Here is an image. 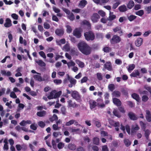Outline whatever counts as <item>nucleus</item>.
Segmentation results:
<instances>
[{"label": "nucleus", "mask_w": 151, "mask_h": 151, "mask_svg": "<svg viewBox=\"0 0 151 151\" xmlns=\"http://www.w3.org/2000/svg\"><path fill=\"white\" fill-rule=\"evenodd\" d=\"M53 82L56 85H59L62 83V81L60 79H55L53 80Z\"/></svg>", "instance_id": "obj_47"}, {"label": "nucleus", "mask_w": 151, "mask_h": 151, "mask_svg": "<svg viewBox=\"0 0 151 151\" xmlns=\"http://www.w3.org/2000/svg\"><path fill=\"white\" fill-rule=\"evenodd\" d=\"M61 93V91H60L57 92L55 90H53L50 93V95L47 96V98L49 99H56L60 96Z\"/></svg>", "instance_id": "obj_2"}, {"label": "nucleus", "mask_w": 151, "mask_h": 151, "mask_svg": "<svg viewBox=\"0 0 151 151\" xmlns=\"http://www.w3.org/2000/svg\"><path fill=\"white\" fill-rule=\"evenodd\" d=\"M38 124L41 127H43L45 125V123L42 121L39 122H38Z\"/></svg>", "instance_id": "obj_63"}, {"label": "nucleus", "mask_w": 151, "mask_h": 151, "mask_svg": "<svg viewBox=\"0 0 151 151\" xmlns=\"http://www.w3.org/2000/svg\"><path fill=\"white\" fill-rule=\"evenodd\" d=\"M121 93L119 91H114L112 93L113 97H119L120 96Z\"/></svg>", "instance_id": "obj_29"}, {"label": "nucleus", "mask_w": 151, "mask_h": 151, "mask_svg": "<svg viewBox=\"0 0 151 151\" xmlns=\"http://www.w3.org/2000/svg\"><path fill=\"white\" fill-rule=\"evenodd\" d=\"M108 88L111 91H113L115 89V85L114 84H111L109 85Z\"/></svg>", "instance_id": "obj_41"}, {"label": "nucleus", "mask_w": 151, "mask_h": 151, "mask_svg": "<svg viewBox=\"0 0 151 151\" xmlns=\"http://www.w3.org/2000/svg\"><path fill=\"white\" fill-rule=\"evenodd\" d=\"M44 27L45 29H48L50 27V25L49 24L45 22L44 24Z\"/></svg>", "instance_id": "obj_64"}, {"label": "nucleus", "mask_w": 151, "mask_h": 151, "mask_svg": "<svg viewBox=\"0 0 151 151\" xmlns=\"http://www.w3.org/2000/svg\"><path fill=\"white\" fill-rule=\"evenodd\" d=\"M135 65L134 64H131L129 65L128 68V70L130 73L132 70H133L135 68Z\"/></svg>", "instance_id": "obj_34"}, {"label": "nucleus", "mask_w": 151, "mask_h": 151, "mask_svg": "<svg viewBox=\"0 0 151 151\" xmlns=\"http://www.w3.org/2000/svg\"><path fill=\"white\" fill-rule=\"evenodd\" d=\"M129 118L132 120H136L137 119V118L135 115L132 113H129Z\"/></svg>", "instance_id": "obj_27"}, {"label": "nucleus", "mask_w": 151, "mask_h": 151, "mask_svg": "<svg viewBox=\"0 0 151 151\" xmlns=\"http://www.w3.org/2000/svg\"><path fill=\"white\" fill-rule=\"evenodd\" d=\"M121 38L119 36L114 35L113 36L111 41V42L116 43L119 42L121 41Z\"/></svg>", "instance_id": "obj_8"}, {"label": "nucleus", "mask_w": 151, "mask_h": 151, "mask_svg": "<svg viewBox=\"0 0 151 151\" xmlns=\"http://www.w3.org/2000/svg\"><path fill=\"white\" fill-rule=\"evenodd\" d=\"M144 14V12L142 10H140L137 11L136 13V14L139 16H142Z\"/></svg>", "instance_id": "obj_54"}, {"label": "nucleus", "mask_w": 151, "mask_h": 151, "mask_svg": "<svg viewBox=\"0 0 151 151\" xmlns=\"http://www.w3.org/2000/svg\"><path fill=\"white\" fill-rule=\"evenodd\" d=\"M11 17L14 20H17L18 19L19 16L18 15L15 14H12L11 15Z\"/></svg>", "instance_id": "obj_45"}, {"label": "nucleus", "mask_w": 151, "mask_h": 151, "mask_svg": "<svg viewBox=\"0 0 151 151\" xmlns=\"http://www.w3.org/2000/svg\"><path fill=\"white\" fill-rule=\"evenodd\" d=\"M113 103L117 106H119L121 105V102L119 99L114 98L113 99Z\"/></svg>", "instance_id": "obj_20"}, {"label": "nucleus", "mask_w": 151, "mask_h": 151, "mask_svg": "<svg viewBox=\"0 0 151 151\" xmlns=\"http://www.w3.org/2000/svg\"><path fill=\"white\" fill-rule=\"evenodd\" d=\"M124 143L125 145L127 147L129 146L131 144V142L127 139H124Z\"/></svg>", "instance_id": "obj_38"}, {"label": "nucleus", "mask_w": 151, "mask_h": 151, "mask_svg": "<svg viewBox=\"0 0 151 151\" xmlns=\"http://www.w3.org/2000/svg\"><path fill=\"white\" fill-rule=\"evenodd\" d=\"M93 121L97 127H100L101 126V123L99 121L94 120Z\"/></svg>", "instance_id": "obj_46"}, {"label": "nucleus", "mask_w": 151, "mask_h": 151, "mask_svg": "<svg viewBox=\"0 0 151 151\" xmlns=\"http://www.w3.org/2000/svg\"><path fill=\"white\" fill-rule=\"evenodd\" d=\"M88 78L87 77L85 76L83 77L81 80V83H83L86 82L88 80Z\"/></svg>", "instance_id": "obj_56"}, {"label": "nucleus", "mask_w": 151, "mask_h": 151, "mask_svg": "<svg viewBox=\"0 0 151 151\" xmlns=\"http://www.w3.org/2000/svg\"><path fill=\"white\" fill-rule=\"evenodd\" d=\"M73 119H72L67 122L65 124L66 126H69L73 124Z\"/></svg>", "instance_id": "obj_50"}, {"label": "nucleus", "mask_w": 151, "mask_h": 151, "mask_svg": "<svg viewBox=\"0 0 151 151\" xmlns=\"http://www.w3.org/2000/svg\"><path fill=\"white\" fill-rule=\"evenodd\" d=\"M1 73L3 75L7 76H11V73L9 71H6L5 70H2L1 71Z\"/></svg>", "instance_id": "obj_26"}, {"label": "nucleus", "mask_w": 151, "mask_h": 151, "mask_svg": "<svg viewBox=\"0 0 151 151\" xmlns=\"http://www.w3.org/2000/svg\"><path fill=\"white\" fill-rule=\"evenodd\" d=\"M104 68L108 70H111L112 69V67L111 63L109 62L106 63L104 65Z\"/></svg>", "instance_id": "obj_25"}, {"label": "nucleus", "mask_w": 151, "mask_h": 151, "mask_svg": "<svg viewBox=\"0 0 151 151\" xmlns=\"http://www.w3.org/2000/svg\"><path fill=\"white\" fill-rule=\"evenodd\" d=\"M98 13L102 17H104L106 15L104 11L102 10H99L98 12Z\"/></svg>", "instance_id": "obj_52"}, {"label": "nucleus", "mask_w": 151, "mask_h": 151, "mask_svg": "<svg viewBox=\"0 0 151 151\" xmlns=\"http://www.w3.org/2000/svg\"><path fill=\"white\" fill-rule=\"evenodd\" d=\"M67 76L68 77V81L70 82V83L68 85V86L70 88H71L75 85L76 81L72 77L70 76L68 74L67 75Z\"/></svg>", "instance_id": "obj_6"}, {"label": "nucleus", "mask_w": 151, "mask_h": 151, "mask_svg": "<svg viewBox=\"0 0 151 151\" xmlns=\"http://www.w3.org/2000/svg\"><path fill=\"white\" fill-rule=\"evenodd\" d=\"M63 49L66 51H68L70 50L69 44H66L63 47Z\"/></svg>", "instance_id": "obj_35"}, {"label": "nucleus", "mask_w": 151, "mask_h": 151, "mask_svg": "<svg viewBox=\"0 0 151 151\" xmlns=\"http://www.w3.org/2000/svg\"><path fill=\"white\" fill-rule=\"evenodd\" d=\"M71 96L77 101L80 102L81 101V98L79 93L76 91H74L72 92Z\"/></svg>", "instance_id": "obj_5"}, {"label": "nucleus", "mask_w": 151, "mask_h": 151, "mask_svg": "<svg viewBox=\"0 0 151 151\" xmlns=\"http://www.w3.org/2000/svg\"><path fill=\"white\" fill-rule=\"evenodd\" d=\"M119 10L121 12H124L127 10L126 6L124 5H122L119 8Z\"/></svg>", "instance_id": "obj_30"}, {"label": "nucleus", "mask_w": 151, "mask_h": 151, "mask_svg": "<svg viewBox=\"0 0 151 151\" xmlns=\"http://www.w3.org/2000/svg\"><path fill=\"white\" fill-rule=\"evenodd\" d=\"M150 133V132L149 130L147 129L145 131V135L147 138Z\"/></svg>", "instance_id": "obj_60"}, {"label": "nucleus", "mask_w": 151, "mask_h": 151, "mask_svg": "<svg viewBox=\"0 0 151 151\" xmlns=\"http://www.w3.org/2000/svg\"><path fill=\"white\" fill-rule=\"evenodd\" d=\"M100 18L99 16L97 13H94L91 17V20L93 23H96Z\"/></svg>", "instance_id": "obj_9"}, {"label": "nucleus", "mask_w": 151, "mask_h": 151, "mask_svg": "<svg viewBox=\"0 0 151 151\" xmlns=\"http://www.w3.org/2000/svg\"><path fill=\"white\" fill-rule=\"evenodd\" d=\"M116 16L113 14V12H109V16L108 18V20L110 21H112L116 19Z\"/></svg>", "instance_id": "obj_16"}, {"label": "nucleus", "mask_w": 151, "mask_h": 151, "mask_svg": "<svg viewBox=\"0 0 151 151\" xmlns=\"http://www.w3.org/2000/svg\"><path fill=\"white\" fill-rule=\"evenodd\" d=\"M55 33L57 35L61 36L64 33V31L62 29H58L55 30Z\"/></svg>", "instance_id": "obj_22"}, {"label": "nucleus", "mask_w": 151, "mask_h": 151, "mask_svg": "<svg viewBox=\"0 0 151 151\" xmlns=\"http://www.w3.org/2000/svg\"><path fill=\"white\" fill-rule=\"evenodd\" d=\"M68 148L70 150H74L76 148V147L74 144L70 143L68 146Z\"/></svg>", "instance_id": "obj_28"}, {"label": "nucleus", "mask_w": 151, "mask_h": 151, "mask_svg": "<svg viewBox=\"0 0 151 151\" xmlns=\"http://www.w3.org/2000/svg\"><path fill=\"white\" fill-rule=\"evenodd\" d=\"M139 129V127L137 124H135L134 125H132L131 129V133L132 134L136 132Z\"/></svg>", "instance_id": "obj_12"}, {"label": "nucleus", "mask_w": 151, "mask_h": 151, "mask_svg": "<svg viewBox=\"0 0 151 151\" xmlns=\"http://www.w3.org/2000/svg\"><path fill=\"white\" fill-rule=\"evenodd\" d=\"M89 103L90 104V108L91 109L94 108L97 106L96 102L94 100H90Z\"/></svg>", "instance_id": "obj_14"}, {"label": "nucleus", "mask_w": 151, "mask_h": 151, "mask_svg": "<svg viewBox=\"0 0 151 151\" xmlns=\"http://www.w3.org/2000/svg\"><path fill=\"white\" fill-rule=\"evenodd\" d=\"M44 77L43 78H42L40 76V73L37 75H35L33 76L35 80L40 82L47 80L49 78V76L47 75H44Z\"/></svg>", "instance_id": "obj_4"}, {"label": "nucleus", "mask_w": 151, "mask_h": 151, "mask_svg": "<svg viewBox=\"0 0 151 151\" xmlns=\"http://www.w3.org/2000/svg\"><path fill=\"white\" fill-rule=\"evenodd\" d=\"M37 115L40 117H42L44 116L46 114V112L45 111H42L37 112Z\"/></svg>", "instance_id": "obj_33"}, {"label": "nucleus", "mask_w": 151, "mask_h": 151, "mask_svg": "<svg viewBox=\"0 0 151 151\" xmlns=\"http://www.w3.org/2000/svg\"><path fill=\"white\" fill-rule=\"evenodd\" d=\"M36 63H37L39 65L41 66H45V64L42 60H39L36 61Z\"/></svg>", "instance_id": "obj_42"}, {"label": "nucleus", "mask_w": 151, "mask_h": 151, "mask_svg": "<svg viewBox=\"0 0 151 151\" xmlns=\"http://www.w3.org/2000/svg\"><path fill=\"white\" fill-rule=\"evenodd\" d=\"M87 2L86 0H82L80 1L79 4V6L81 8H83L87 4Z\"/></svg>", "instance_id": "obj_21"}, {"label": "nucleus", "mask_w": 151, "mask_h": 151, "mask_svg": "<svg viewBox=\"0 0 151 151\" xmlns=\"http://www.w3.org/2000/svg\"><path fill=\"white\" fill-rule=\"evenodd\" d=\"M32 123V122L30 120H27V121L23 120L21 121L19 123V124L22 126H24L26 125L27 124H30Z\"/></svg>", "instance_id": "obj_19"}, {"label": "nucleus", "mask_w": 151, "mask_h": 151, "mask_svg": "<svg viewBox=\"0 0 151 151\" xmlns=\"http://www.w3.org/2000/svg\"><path fill=\"white\" fill-rule=\"evenodd\" d=\"M10 96L11 97L15 99L17 98V96L14 92L13 91H12L11 92Z\"/></svg>", "instance_id": "obj_57"}, {"label": "nucleus", "mask_w": 151, "mask_h": 151, "mask_svg": "<svg viewBox=\"0 0 151 151\" xmlns=\"http://www.w3.org/2000/svg\"><path fill=\"white\" fill-rule=\"evenodd\" d=\"M143 40L141 38H138L135 42V45L137 47H139L142 44Z\"/></svg>", "instance_id": "obj_15"}, {"label": "nucleus", "mask_w": 151, "mask_h": 151, "mask_svg": "<svg viewBox=\"0 0 151 151\" xmlns=\"http://www.w3.org/2000/svg\"><path fill=\"white\" fill-rule=\"evenodd\" d=\"M82 30L81 28H78L75 29L73 31V34L77 38H80L81 36V32Z\"/></svg>", "instance_id": "obj_7"}, {"label": "nucleus", "mask_w": 151, "mask_h": 151, "mask_svg": "<svg viewBox=\"0 0 151 151\" xmlns=\"http://www.w3.org/2000/svg\"><path fill=\"white\" fill-rule=\"evenodd\" d=\"M76 63L78 65L79 67L81 68H83L84 67L85 65L84 63L78 60H76Z\"/></svg>", "instance_id": "obj_23"}, {"label": "nucleus", "mask_w": 151, "mask_h": 151, "mask_svg": "<svg viewBox=\"0 0 151 151\" xmlns=\"http://www.w3.org/2000/svg\"><path fill=\"white\" fill-rule=\"evenodd\" d=\"M58 117L55 114H54L53 116L50 118V121L51 122H53L54 121H57Z\"/></svg>", "instance_id": "obj_40"}, {"label": "nucleus", "mask_w": 151, "mask_h": 151, "mask_svg": "<svg viewBox=\"0 0 151 151\" xmlns=\"http://www.w3.org/2000/svg\"><path fill=\"white\" fill-rule=\"evenodd\" d=\"M132 97L136 100V101L138 102H140V99L139 96L137 94L134 93L132 95Z\"/></svg>", "instance_id": "obj_24"}, {"label": "nucleus", "mask_w": 151, "mask_h": 151, "mask_svg": "<svg viewBox=\"0 0 151 151\" xmlns=\"http://www.w3.org/2000/svg\"><path fill=\"white\" fill-rule=\"evenodd\" d=\"M113 113L115 116H117V117H120V115L119 114L117 110L115 109H114L113 111Z\"/></svg>", "instance_id": "obj_48"}, {"label": "nucleus", "mask_w": 151, "mask_h": 151, "mask_svg": "<svg viewBox=\"0 0 151 151\" xmlns=\"http://www.w3.org/2000/svg\"><path fill=\"white\" fill-rule=\"evenodd\" d=\"M146 118L148 122H150L151 121V115L150 111L148 110H146Z\"/></svg>", "instance_id": "obj_17"}, {"label": "nucleus", "mask_w": 151, "mask_h": 151, "mask_svg": "<svg viewBox=\"0 0 151 151\" xmlns=\"http://www.w3.org/2000/svg\"><path fill=\"white\" fill-rule=\"evenodd\" d=\"M93 143L96 145H98L99 143V139L97 137H94L93 140Z\"/></svg>", "instance_id": "obj_37"}, {"label": "nucleus", "mask_w": 151, "mask_h": 151, "mask_svg": "<svg viewBox=\"0 0 151 151\" xmlns=\"http://www.w3.org/2000/svg\"><path fill=\"white\" fill-rule=\"evenodd\" d=\"M53 129L55 130H59L60 127H59L58 126V125L56 124H54L52 126Z\"/></svg>", "instance_id": "obj_59"}, {"label": "nucleus", "mask_w": 151, "mask_h": 151, "mask_svg": "<svg viewBox=\"0 0 151 151\" xmlns=\"http://www.w3.org/2000/svg\"><path fill=\"white\" fill-rule=\"evenodd\" d=\"M67 31V32L70 33L72 31V29L71 27L69 25H67L66 26Z\"/></svg>", "instance_id": "obj_62"}, {"label": "nucleus", "mask_w": 151, "mask_h": 151, "mask_svg": "<svg viewBox=\"0 0 151 151\" xmlns=\"http://www.w3.org/2000/svg\"><path fill=\"white\" fill-rule=\"evenodd\" d=\"M39 55L44 59L46 58V56L45 53L42 51H40L39 53Z\"/></svg>", "instance_id": "obj_53"}, {"label": "nucleus", "mask_w": 151, "mask_h": 151, "mask_svg": "<svg viewBox=\"0 0 151 151\" xmlns=\"http://www.w3.org/2000/svg\"><path fill=\"white\" fill-rule=\"evenodd\" d=\"M148 99V96L146 95H144L142 97V100L144 102H146Z\"/></svg>", "instance_id": "obj_58"}, {"label": "nucleus", "mask_w": 151, "mask_h": 151, "mask_svg": "<svg viewBox=\"0 0 151 151\" xmlns=\"http://www.w3.org/2000/svg\"><path fill=\"white\" fill-rule=\"evenodd\" d=\"M80 129L79 128L76 129L74 128H70V132L72 133H76L77 132L79 131Z\"/></svg>", "instance_id": "obj_32"}, {"label": "nucleus", "mask_w": 151, "mask_h": 151, "mask_svg": "<svg viewBox=\"0 0 151 151\" xmlns=\"http://www.w3.org/2000/svg\"><path fill=\"white\" fill-rule=\"evenodd\" d=\"M19 42L21 44H23L24 45H26V42L25 40H23V38L22 36H20L19 38Z\"/></svg>", "instance_id": "obj_36"}, {"label": "nucleus", "mask_w": 151, "mask_h": 151, "mask_svg": "<svg viewBox=\"0 0 151 151\" xmlns=\"http://www.w3.org/2000/svg\"><path fill=\"white\" fill-rule=\"evenodd\" d=\"M97 105L101 108H103L105 106L103 100L101 98L98 99L96 100Z\"/></svg>", "instance_id": "obj_10"}, {"label": "nucleus", "mask_w": 151, "mask_h": 151, "mask_svg": "<svg viewBox=\"0 0 151 151\" xmlns=\"http://www.w3.org/2000/svg\"><path fill=\"white\" fill-rule=\"evenodd\" d=\"M67 102L68 104V107H72L74 108L78 106L77 104H76L75 103L73 102L72 101L70 100H68Z\"/></svg>", "instance_id": "obj_18"}, {"label": "nucleus", "mask_w": 151, "mask_h": 151, "mask_svg": "<svg viewBox=\"0 0 151 151\" xmlns=\"http://www.w3.org/2000/svg\"><path fill=\"white\" fill-rule=\"evenodd\" d=\"M78 47L80 51L86 55H89L91 53V47L84 41L80 42L78 44Z\"/></svg>", "instance_id": "obj_1"}, {"label": "nucleus", "mask_w": 151, "mask_h": 151, "mask_svg": "<svg viewBox=\"0 0 151 151\" xmlns=\"http://www.w3.org/2000/svg\"><path fill=\"white\" fill-rule=\"evenodd\" d=\"M75 63L72 61H71L67 63V65L69 68H70L71 66H73V67L75 66Z\"/></svg>", "instance_id": "obj_39"}, {"label": "nucleus", "mask_w": 151, "mask_h": 151, "mask_svg": "<svg viewBox=\"0 0 151 151\" xmlns=\"http://www.w3.org/2000/svg\"><path fill=\"white\" fill-rule=\"evenodd\" d=\"M53 136L55 137H58L59 135H61V134L60 132H55L53 133Z\"/></svg>", "instance_id": "obj_61"}, {"label": "nucleus", "mask_w": 151, "mask_h": 151, "mask_svg": "<svg viewBox=\"0 0 151 151\" xmlns=\"http://www.w3.org/2000/svg\"><path fill=\"white\" fill-rule=\"evenodd\" d=\"M64 146V144L62 142H60L58 145V147L59 149H62Z\"/></svg>", "instance_id": "obj_51"}, {"label": "nucleus", "mask_w": 151, "mask_h": 151, "mask_svg": "<svg viewBox=\"0 0 151 151\" xmlns=\"http://www.w3.org/2000/svg\"><path fill=\"white\" fill-rule=\"evenodd\" d=\"M30 128L33 130H35L37 128V125L35 124H32L30 126Z\"/></svg>", "instance_id": "obj_55"}, {"label": "nucleus", "mask_w": 151, "mask_h": 151, "mask_svg": "<svg viewBox=\"0 0 151 151\" xmlns=\"http://www.w3.org/2000/svg\"><path fill=\"white\" fill-rule=\"evenodd\" d=\"M97 78L99 80H101L102 79V76L101 73H98L96 74Z\"/></svg>", "instance_id": "obj_49"}, {"label": "nucleus", "mask_w": 151, "mask_h": 151, "mask_svg": "<svg viewBox=\"0 0 151 151\" xmlns=\"http://www.w3.org/2000/svg\"><path fill=\"white\" fill-rule=\"evenodd\" d=\"M134 5V3L131 0L129 1L128 4H127V7L129 9H131Z\"/></svg>", "instance_id": "obj_31"}, {"label": "nucleus", "mask_w": 151, "mask_h": 151, "mask_svg": "<svg viewBox=\"0 0 151 151\" xmlns=\"http://www.w3.org/2000/svg\"><path fill=\"white\" fill-rule=\"evenodd\" d=\"M84 36L85 39L88 41L93 40L95 37L94 34L91 31L85 32Z\"/></svg>", "instance_id": "obj_3"}, {"label": "nucleus", "mask_w": 151, "mask_h": 151, "mask_svg": "<svg viewBox=\"0 0 151 151\" xmlns=\"http://www.w3.org/2000/svg\"><path fill=\"white\" fill-rule=\"evenodd\" d=\"M4 25L5 27L7 28L11 27L12 25L11 19L8 18L6 19Z\"/></svg>", "instance_id": "obj_13"}, {"label": "nucleus", "mask_w": 151, "mask_h": 151, "mask_svg": "<svg viewBox=\"0 0 151 151\" xmlns=\"http://www.w3.org/2000/svg\"><path fill=\"white\" fill-rule=\"evenodd\" d=\"M136 18V16L133 15H131L130 16L128 17V19L130 21H132L135 19Z\"/></svg>", "instance_id": "obj_44"}, {"label": "nucleus", "mask_w": 151, "mask_h": 151, "mask_svg": "<svg viewBox=\"0 0 151 151\" xmlns=\"http://www.w3.org/2000/svg\"><path fill=\"white\" fill-rule=\"evenodd\" d=\"M68 17L71 21H73L75 18L74 15L72 13H70V14L68 15Z\"/></svg>", "instance_id": "obj_43"}, {"label": "nucleus", "mask_w": 151, "mask_h": 151, "mask_svg": "<svg viewBox=\"0 0 151 151\" xmlns=\"http://www.w3.org/2000/svg\"><path fill=\"white\" fill-rule=\"evenodd\" d=\"M114 32L116 33L118 32V33L120 36H122L123 34V32L121 29V27H116L113 29Z\"/></svg>", "instance_id": "obj_11"}]
</instances>
